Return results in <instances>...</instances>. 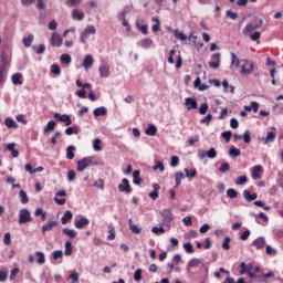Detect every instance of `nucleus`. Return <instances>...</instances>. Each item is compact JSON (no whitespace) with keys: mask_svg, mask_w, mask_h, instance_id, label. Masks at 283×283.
<instances>
[{"mask_svg":"<svg viewBox=\"0 0 283 283\" xmlns=\"http://www.w3.org/2000/svg\"><path fill=\"white\" fill-rule=\"evenodd\" d=\"M101 165V159L95 157V156H91V157H84L82 159H80L77 161V171H85V169H87V167H94Z\"/></svg>","mask_w":283,"mask_h":283,"instance_id":"obj_1","label":"nucleus"},{"mask_svg":"<svg viewBox=\"0 0 283 283\" xmlns=\"http://www.w3.org/2000/svg\"><path fill=\"white\" fill-rule=\"evenodd\" d=\"M32 214H30V210L23 208L19 211V224H28V222H32Z\"/></svg>","mask_w":283,"mask_h":283,"instance_id":"obj_2","label":"nucleus"},{"mask_svg":"<svg viewBox=\"0 0 283 283\" xmlns=\"http://www.w3.org/2000/svg\"><path fill=\"white\" fill-rule=\"evenodd\" d=\"M160 216L163 218V224L164 227H170L171 222H174V213L171 212V209H165L160 212Z\"/></svg>","mask_w":283,"mask_h":283,"instance_id":"obj_3","label":"nucleus"},{"mask_svg":"<svg viewBox=\"0 0 283 283\" xmlns=\"http://www.w3.org/2000/svg\"><path fill=\"white\" fill-rule=\"evenodd\" d=\"M242 63L243 64L241 65V74H243L244 76H249V74H251V72L255 70V64H253V62L249 60H243Z\"/></svg>","mask_w":283,"mask_h":283,"instance_id":"obj_4","label":"nucleus"},{"mask_svg":"<svg viewBox=\"0 0 283 283\" xmlns=\"http://www.w3.org/2000/svg\"><path fill=\"white\" fill-rule=\"evenodd\" d=\"M53 117L55 118L56 123H64L66 127H70L72 125V117L67 114H59L54 113Z\"/></svg>","mask_w":283,"mask_h":283,"instance_id":"obj_5","label":"nucleus"},{"mask_svg":"<svg viewBox=\"0 0 283 283\" xmlns=\"http://www.w3.org/2000/svg\"><path fill=\"white\" fill-rule=\"evenodd\" d=\"M218 157V151H216V148H210L208 151H198V158L200 160H205V158H217Z\"/></svg>","mask_w":283,"mask_h":283,"instance_id":"obj_6","label":"nucleus"},{"mask_svg":"<svg viewBox=\"0 0 283 283\" xmlns=\"http://www.w3.org/2000/svg\"><path fill=\"white\" fill-rule=\"evenodd\" d=\"M90 34H96V27L88 25L85 28L84 32L81 34L82 43H87V39H90Z\"/></svg>","mask_w":283,"mask_h":283,"instance_id":"obj_7","label":"nucleus"},{"mask_svg":"<svg viewBox=\"0 0 283 283\" xmlns=\"http://www.w3.org/2000/svg\"><path fill=\"white\" fill-rule=\"evenodd\" d=\"M256 21H258V23H255V24L249 23L245 25V28L243 29V34L245 36H248V34L250 32H253V30H258V28H262V23H263L262 19H256Z\"/></svg>","mask_w":283,"mask_h":283,"instance_id":"obj_8","label":"nucleus"},{"mask_svg":"<svg viewBox=\"0 0 283 283\" xmlns=\"http://www.w3.org/2000/svg\"><path fill=\"white\" fill-rule=\"evenodd\" d=\"M118 191L120 193H132V186L129 185V180L124 178L122 184L118 185Z\"/></svg>","mask_w":283,"mask_h":283,"instance_id":"obj_9","label":"nucleus"},{"mask_svg":"<svg viewBox=\"0 0 283 283\" xmlns=\"http://www.w3.org/2000/svg\"><path fill=\"white\" fill-rule=\"evenodd\" d=\"M101 78H109L112 71H109V64L102 63L98 67Z\"/></svg>","mask_w":283,"mask_h":283,"instance_id":"obj_10","label":"nucleus"},{"mask_svg":"<svg viewBox=\"0 0 283 283\" xmlns=\"http://www.w3.org/2000/svg\"><path fill=\"white\" fill-rule=\"evenodd\" d=\"M275 138H277V128L272 127L270 132H268L266 137L263 139L264 145H269V143H274Z\"/></svg>","mask_w":283,"mask_h":283,"instance_id":"obj_11","label":"nucleus"},{"mask_svg":"<svg viewBox=\"0 0 283 283\" xmlns=\"http://www.w3.org/2000/svg\"><path fill=\"white\" fill-rule=\"evenodd\" d=\"M185 106L187 107L188 112H191V109H198V99L187 97L185 98Z\"/></svg>","mask_w":283,"mask_h":283,"instance_id":"obj_12","label":"nucleus"},{"mask_svg":"<svg viewBox=\"0 0 283 283\" xmlns=\"http://www.w3.org/2000/svg\"><path fill=\"white\" fill-rule=\"evenodd\" d=\"M51 45L53 48H61V45H63V38H61L59 33L53 32L51 36Z\"/></svg>","mask_w":283,"mask_h":283,"instance_id":"obj_13","label":"nucleus"},{"mask_svg":"<svg viewBox=\"0 0 283 283\" xmlns=\"http://www.w3.org/2000/svg\"><path fill=\"white\" fill-rule=\"evenodd\" d=\"M90 224V219L81 216L80 219L75 220L74 227L75 229H85Z\"/></svg>","mask_w":283,"mask_h":283,"instance_id":"obj_14","label":"nucleus"},{"mask_svg":"<svg viewBox=\"0 0 283 283\" xmlns=\"http://www.w3.org/2000/svg\"><path fill=\"white\" fill-rule=\"evenodd\" d=\"M220 53L212 54V61L208 63L209 67L218 70L220 67Z\"/></svg>","mask_w":283,"mask_h":283,"instance_id":"obj_15","label":"nucleus"},{"mask_svg":"<svg viewBox=\"0 0 283 283\" xmlns=\"http://www.w3.org/2000/svg\"><path fill=\"white\" fill-rule=\"evenodd\" d=\"M262 171H263L262 165L254 166L252 169L253 180H260V178H262Z\"/></svg>","mask_w":283,"mask_h":283,"instance_id":"obj_16","label":"nucleus"},{"mask_svg":"<svg viewBox=\"0 0 283 283\" xmlns=\"http://www.w3.org/2000/svg\"><path fill=\"white\" fill-rule=\"evenodd\" d=\"M92 65H94V57L92 56V54L85 55L82 66L85 70H90V67H92Z\"/></svg>","mask_w":283,"mask_h":283,"instance_id":"obj_17","label":"nucleus"},{"mask_svg":"<svg viewBox=\"0 0 283 283\" xmlns=\"http://www.w3.org/2000/svg\"><path fill=\"white\" fill-rule=\"evenodd\" d=\"M266 245V240L264 239V237H259L258 239H255L253 242H252V247H255V249L258 251H260V249H262L263 247Z\"/></svg>","mask_w":283,"mask_h":283,"instance_id":"obj_18","label":"nucleus"},{"mask_svg":"<svg viewBox=\"0 0 283 283\" xmlns=\"http://www.w3.org/2000/svg\"><path fill=\"white\" fill-rule=\"evenodd\" d=\"M59 224V221H49L48 223L42 226V233L43 235H45V233H48V231H52V229H54V227H56Z\"/></svg>","mask_w":283,"mask_h":283,"instance_id":"obj_19","label":"nucleus"},{"mask_svg":"<svg viewBox=\"0 0 283 283\" xmlns=\"http://www.w3.org/2000/svg\"><path fill=\"white\" fill-rule=\"evenodd\" d=\"M138 45L143 48V50H149L151 45H154V40L149 38H145L142 41L138 42Z\"/></svg>","mask_w":283,"mask_h":283,"instance_id":"obj_20","label":"nucleus"},{"mask_svg":"<svg viewBox=\"0 0 283 283\" xmlns=\"http://www.w3.org/2000/svg\"><path fill=\"white\" fill-rule=\"evenodd\" d=\"M199 264H202V262L200 261V259L193 258V259H191L190 261H188L187 266H186L188 273L191 272V269H195V268L198 266Z\"/></svg>","mask_w":283,"mask_h":283,"instance_id":"obj_21","label":"nucleus"},{"mask_svg":"<svg viewBox=\"0 0 283 283\" xmlns=\"http://www.w3.org/2000/svg\"><path fill=\"white\" fill-rule=\"evenodd\" d=\"M14 147H17V144L11 143L6 146V149H8V151H11L12 158H19V150L14 149Z\"/></svg>","mask_w":283,"mask_h":283,"instance_id":"obj_22","label":"nucleus"},{"mask_svg":"<svg viewBox=\"0 0 283 283\" xmlns=\"http://www.w3.org/2000/svg\"><path fill=\"white\" fill-rule=\"evenodd\" d=\"M4 125L6 127H8L9 129H18L19 128V124L15 123L14 119L7 117L4 119Z\"/></svg>","mask_w":283,"mask_h":283,"instance_id":"obj_23","label":"nucleus"},{"mask_svg":"<svg viewBox=\"0 0 283 283\" xmlns=\"http://www.w3.org/2000/svg\"><path fill=\"white\" fill-rule=\"evenodd\" d=\"M243 198H245L248 202H253V200H258V193H251L249 190H244Z\"/></svg>","mask_w":283,"mask_h":283,"instance_id":"obj_24","label":"nucleus"},{"mask_svg":"<svg viewBox=\"0 0 283 283\" xmlns=\"http://www.w3.org/2000/svg\"><path fill=\"white\" fill-rule=\"evenodd\" d=\"M72 218H74V213H72L70 210L65 211L64 216L61 218V223L67 224Z\"/></svg>","mask_w":283,"mask_h":283,"instance_id":"obj_25","label":"nucleus"},{"mask_svg":"<svg viewBox=\"0 0 283 283\" xmlns=\"http://www.w3.org/2000/svg\"><path fill=\"white\" fill-rule=\"evenodd\" d=\"M93 114H94L95 118H98V116H106L107 108L105 106L97 107L93 111Z\"/></svg>","mask_w":283,"mask_h":283,"instance_id":"obj_26","label":"nucleus"},{"mask_svg":"<svg viewBox=\"0 0 283 283\" xmlns=\"http://www.w3.org/2000/svg\"><path fill=\"white\" fill-rule=\"evenodd\" d=\"M21 78H23V75L21 73H14L11 76V81L13 85H23V82L21 81Z\"/></svg>","mask_w":283,"mask_h":283,"instance_id":"obj_27","label":"nucleus"},{"mask_svg":"<svg viewBox=\"0 0 283 283\" xmlns=\"http://www.w3.org/2000/svg\"><path fill=\"white\" fill-rule=\"evenodd\" d=\"M62 233L64 235H67V238H71V240H74V238H76V231L74 229L64 228L62 229Z\"/></svg>","mask_w":283,"mask_h":283,"instance_id":"obj_28","label":"nucleus"},{"mask_svg":"<svg viewBox=\"0 0 283 283\" xmlns=\"http://www.w3.org/2000/svg\"><path fill=\"white\" fill-rule=\"evenodd\" d=\"M72 18L76 21H83V19H85V13L80 12L77 9H74L72 11Z\"/></svg>","mask_w":283,"mask_h":283,"instance_id":"obj_29","label":"nucleus"},{"mask_svg":"<svg viewBox=\"0 0 283 283\" xmlns=\"http://www.w3.org/2000/svg\"><path fill=\"white\" fill-rule=\"evenodd\" d=\"M74 151H76V147H74V146L66 147V159L67 160H74Z\"/></svg>","mask_w":283,"mask_h":283,"instance_id":"obj_30","label":"nucleus"},{"mask_svg":"<svg viewBox=\"0 0 283 283\" xmlns=\"http://www.w3.org/2000/svg\"><path fill=\"white\" fill-rule=\"evenodd\" d=\"M182 179H185V174L184 172L175 174V188L180 187V184L182 182Z\"/></svg>","mask_w":283,"mask_h":283,"instance_id":"obj_31","label":"nucleus"},{"mask_svg":"<svg viewBox=\"0 0 283 283\" xmlns=\"http://www.w3.org/2000/svg\"><path fill=\"white\" fill-rule=\"evenodd\" d=\"M133 182L134 185H140V182H143V179L140 178V170L133 171Z\"/></svg>","mask_w":283,"mask_h":283,"instance_id":"obj_32","label":"nucleus"},{"mask_svg":"<svg viewBox=\"0 0 283 283\" xmlns=\"http://www.w3.org/2000/svg\"><path fill=\"white\" fill-rule=\"evenodd\" d=\"M156 132H158V128L154 124H149L146 128L147 136H156Z\"/></svg>","mask_w":283,"mask_h":283,"instance_id":"obj_33","label":"nucleus"},{"mask_svg":"<svg viewBox=\"0 0 283 283\" xmlns=\"http://www.w3.org/2000/svg\"><path fill=\"white\" fill-rule=\"evenodd\" d=\"M60 61L61 63H63L64 65H70V63H72V56L67 53H64L60 56Z\"/></svg>","mask_w":283,"mask_h":283,"instance_id":"obj_34","label":"nucleus"},{"mask_svg":"<svg viewBox=\"0 0 283 283\" xmlns=\"http://www.w3.org/2000/svg\"><path fill=\"white\" fill-rule=\"evenodd\" d=\"M19 197L22 205H28L30 202V198L28 197L25 190H20Z\"/></svg>","mask_w":283,"mask_h":283,"instance_id":"obj_35","label":"nucleus"},{"mask_svg":"<svg viewBox=\"0 0 283 283\" xmlns=\"http://www.w3.org/2000/svg\"><path fill=\"white\" fill-rule=\"evenodd\" d=\"M32 41H34V35H32V34L22 39V43H23L24 48H30L32 45Z\"/></svg>","mask_w":283,"mask_h":283,"instance_id":"obj_36","label":"nucleus"},{"mask_svg":"<svg viewBox=\"0 0 283 283\" xmlns=\"http://www.w3.org/2000/svg\"><path fill=\"white\" fill-rule=\"evenodd\" d=\"M174 35L176 39H178L179 41H187V35L182 32V31H179L178 29H176L174 31Z\"/></svg>","mask_w":283,"mask_h":283,"instance_id":"obj_37","label":"nucleus"},{"mask_svg":"<svg viewBox=\"0 0 283 283\" xmlns=\"http://www.w3.org/2000/svg\"><path fill=\"white\" fill-rule=\"evenodd\" d=\"M35 255H36V262L42 265V264H45V253L41 252V251H38L35 252Z\"/></svg>","mask_w":283,"mask_h":283,"instance_id":"obj_38","label":"nucleus"},{"mask_svg":"<svg viewBox=\"0 0 283 283\" xmlns=\"http://www.w3.org/2000/svg\"><path fill=\"white\" fill-rule=\"evenodd\" d=\"M81 129L77 126H71L65 129L66 136H72V134H78Z\"/></svg>","mask_w":283,"mask_h":283,"instance_id":"obj_39","label":"nucleus"},{"mask_svg":"<svg viewBox=\"0 0 283 283\" xmlns=\"http://www.w3.org/2000/svg\"><path fill=\"white\" fill-rule=\"evenodd\" d=\"M185 172H186V178H196V174H198V171L196 170V168H185Z\"/></svg>","mask_w":283,"mask_h":283,"instance_id":"obj_40","label":"nucleus"},{"mask_svg":"<svg viewBox=\"0 0 283 283\" xmlns=\"http://www.w3.org/2000/svg\"><path fill=\"white\" fill-rule=\"evenodd\" d=\"M125 14H127V11H122L120 13V19L123 21V25L124 28H126L127 31L132 30V27L129 25V22H127V20H125Z\"/></svg>","mask_w":283,"mask_h":283,"instance_id":"obj_41","label":"nucleus"},{"mask_svg":"<svg viewBox=\"0 0 283 283\" xmlns=\"http://www.w3.org/2000/svg\"><path fill=\"white\" fill-rule=\"evenodd\" d=\"M56 127V122L50 120L48 125L44 127V134H48V132H53V129Z\"/></svg>","mask_w":283,"mask_h":283,"instance_id":"obj_42","label":"nucleus"},{"mask_svg":"<svg viewBox=\"0 0 283 283\" xmlns=\"http://www.w3.org/2000/svg\"><path fill=\"white\" fill-rule=\"evenodd\" d=\"M240 67V60L238 59V55L235 53H231V67Z\"/></svg>","mask_w":283,"mask_h":283,"instance_id":"obj_43","label":"nucleus"},{"mask_svg":"<svg viewBox=\"0 0 283 283\" xmlns=\"http://www.w3.org/2000/svg\"><path fill=\"white\" fill-rule=\"evenodd\" d=\"M101 139L96 138L93 140V149L94 151H101L103 149V146Z\"/></svg>","mask_w":283,"mask_h":283,"instance_id":"obj_44","label":"nucleus"},{"mask_svg":"<svg viewBox=\"0 0 283 283\" xmlns=\"http://www.w3.org/2000/svg\"><path fill=\"white\" fill-rule=\"evenodd\" d=\"M64 247H65L64 255H72V251H73L72 241H66Z\"/></svg>","mask_w":283,"mask_h":283,"instance_id":"obj_45","label":"nucleus"},{"mask_svg":"<svg viewBox=\"0 0 283 283\" xmlns=\"http://www.w3.org/2000/svg\"><path fill=\"white\" fill-rule=\"evenodd\" d=\"M241 154L242 151L235 147H231L229 150V156H233V158H238V156H240Z\"/></svg>","mask_w":283,"mask_h":283,"instance_id":"obj_46","label":"nucleus"},{"mask_svg":"<svg viewBox=\"0 0 283 283\" xmlns=\"http://www.w3.org/2000/svg\"><path fill=\"white\" fill-rule=\"evenodd\" d=\"M3 243L7 247H10V244H12V234H10V232L4 233Z\"/></svg>","mask_w":283,"mask_h":283,"instance_id":"obj_47","label":"nucleus"},{"mask_svg":"<svg viewBox=\"0 0 283 283\" xmlns=\"http://www.w3.org/2000/svg\"><path fill=\"white\" fill-rule=\"evenodd\" d=\"M231 169V166L229 165V163H222L219 171L220 174H227V171H229Z\"/></svg>","mask_w":283,"mask_h":283,"instance_id":"obj_48","label":"nucleus"},{"mask_svg":"<svg viewBox=\"0 0 283 283\" xmlns=\"http://www.w3.org/2000/svg\"><path fill=\"white\" fill-rule=\"evenodd\" d=\"M81 1L83 0H66L65 6L69 8H74L76 6H81Z\"/></svg>","mask_w":283,"mask_h":283,"instance_id":"obj_49","label":"nucleus"},{"mask_svg":"<svg viewBox=\"0 0 283 283\" xmlns=\"http://www.w3.org/2000/svg\"><path fill=\"white\" fill-rule=\"evenodd\" d=\"M81 275L78 274V272H73L69 275V280H71V283H77Z\"/></svg>","mask_w":283,"mask_h":283,"instance_id":"obj_50","label":"nucleus"},{"mask_svg":"<svg viewBox=\"0 0 283 283\" xmlns=\"http://www.w3.org/2000/svg\"><path fill=\"white\" fill-rule=\"evenodd\" d=\"M227 196H228V198L233 200L234 198H238V191H235V189H233V188H230L227 190Z\"/></svg>","mask_w":283,"mask_h":283,"instance_id":"obj_51","label":"nucleus"},{"mask_svg":"<svg viewBox=\"0 0 283 283\" xmlns=\"http://www.w3.org/2000/svg\"><path fill=\"white\" fill-rule=\"evenodd\" d=\"M211 120H213V115L208 114L206 117L200 119V123L203 125H210Z\"/></svg>","mask_w":283,"mask_h":283,"instance_id":"obj_52","label":"nucleus"},{"mask_svg":"<svg viewBox=\"0 0 283 283\" xmlns=\"http://www.w3.org/2000/svg\"><path fill=\"white\" fill-rule=\"evenodd\" d=\"M134 280H135V282H140V280H143V270L137 269L134 272Z\"/></svg>","mask_w":283,"mask_h":283,"instance_id":"obj_53","label":"nucleus"},{"mask_svg":"<svg viewBox=\"0 0 283 283\" xmlns=\"http://www.w3.org/2000/svg\"><path fill=\"white\" fill-rule=\"evenodd\" d=\"M208 111H209V104L202 103L199 107V114H201V116H205V114H207Z\"/></svg>","mask_w":283,"mask_h":283,"instance_id":"obj_54","label":"nucleus"},{"mask_svg":"<svg viewBox=\"0 0 283 283\" xmlns=\"http://www.w3.org/2000/svg\"><path fill=\"white\" fill-rule=\"evenodd\" d=\"M221 136L227 143H231V136H233V133H231V130H226L221 134Z\"/></svg>","mask_w":283,"mask_h":283,"instance_id":"obj_55","label":"nucleus"},{"mask_svg":"<svg viewBox=\"0 0 283 283\" xmlns=\"http://www.w3.org/2000/svg\"><path fill=\"white\" fill-rule=\"evenodd\" d=\"M158 169H159V171H165V165H163L161 161H155V165L153 166L154 171H156Z\"/></svg>","mask_w":283,"mask_h":283,"instance_id":"obj_56","label":"nucleus"},{"mask_svg":"<svg viewBox=\"0 0 283 283\" xmlns=\"http://www.w3.org/2000/svg\"><path fill=\"white\" fill-rule=\"evenodd\" d=\"M180 165V158L178 156H172L170 159V167H178Z\"/></svg>","mask_w":283,"mask_h":283,"instance_id":"obj_57","label":"nucleus"},{"mask_svg":"<svg viewBox=\"0 0 283 283\" xmlns=\"http://www.w3.org/2000/svg\"><path fill=\"white\" fill-rule=\"evenodd\" d=\"M51 72L52 74H55L56 76H59V74H61V67L59 66V64H52Z\"/></svg>","mask_w":283,"mask_h":283,"instance_id":"obj_58","label":"nucleus"},{"mask_svg":"<svg viewBox=\"0 0 283 283\" xmlns=\"http://www.w3.org/2000/svg\"><path fill=\"white\" fill-rule=\"evenodd\" d=\"M52 258H53V260H61V258H63V251H61V250L53 251Z\"/></svg>","mask_w":283,"mask_h":283,"instance_id":"obj_59","label":"nucleus"},{"mask_svg":"<svg viewBox=\"0 0 283 283\" xmlns=\"http://www.w3.org/2000/svg\"><path fill=\"white\" fill-rule=\"evenodd\" d=\"M226 17H228V19H231L232 21H235V19H238V14L232 10H228L226 12Z\"/></svg>","mask_w":283,"mask_h":283,"instance_id":"obj_60","label":"nucleus"},{"mask_svg":"<svg viewBox=\"0 0 283 283\" xmlns=\"http://www.w3.org/2000/svg\"><path fill=\"white\" fill-rule=\"evenodd\" d=\"M151 233H155L156 235H160V233H165V228H163V227H154L151 229Z\"/></svg>","mask_w":283,"mask_h":283,"instance_id":"obj_61","label":"nucleus"},{"mask_svg":"<svg viewBox=\"0 0 283 283\" xmlns=\"http://www.w3.org/2000/svg\"><path fill=\"white\" fill-rule=\"evenodd\" d=\"M197 283H209V276L207 273L197 277Z\"/></svg>","mask_w":283,"mask_h":283,"instance_id":"obj_62","label":"nucleus"},{"mask_svg":"<svg viewBox=\"0 0 283 283\" xmlns=\"http://www.w3.org/2000/svg\"><path fill=\"white\" fill-rule=\"evenodd\" d=\"M184 249H185V251H186V253H193V244H191V243H185L184 244Z\"/></svg>","mask_w":283,"mask_h":283,"instance_id":"obj_63","label":"nucleus"},{"mask_svg":"<svg viewBox=\"0 0 283 283\" xmlns=\"http://www.w3.org/2000/svg\"><path fill=\"white\" fill-rule=\"evenodd\" d=\"M248 178L247 176H240L238 177L235 185H247Z\"/></svg>","mask_w":283,"mask_h":283,"instance_id":"obj_64","label":"nucleus"}]
</instances>
